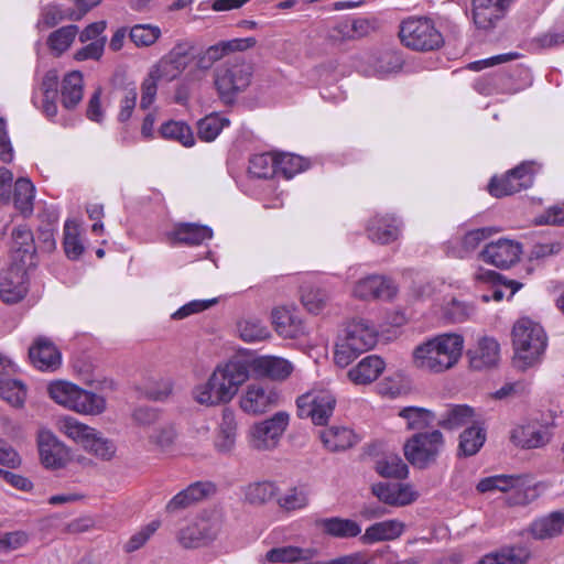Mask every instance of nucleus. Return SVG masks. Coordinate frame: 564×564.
Returning <instances> with one entry per match:
<instances>
[{
  "instance_id": "obj_1",
  "label": "nucleus",
  "mask_w": 564,
  "mask_h": 564,
  "mask_svg": "<svg viewBox=\"0 0 564 564\" xmlns=\"http://www.w3.org/2000/svg\"><path fill=\"white\" fill-rule=\"evenodd\" d=\"M248 379L249 367L247 362L231 360L224 367H217L208 381L195 389V399L198 403L205 405L227 403Z\"/></svg>"
},
{
  "instance_id": "obj_2",
  "label": "nucleus",
  "mask_w": 564,
  "mask_h": 564,
  "mask_svg": "<svg viewBox=\"0 0 564 564\" xmlns=\"http://www.w3.org/2000/svg\"><path fill=\"white\" fill-rule=\"evenodd\" d=\"M464 339L457 334L438 335L413 350L415 367L431 372H443L460 358Z\"/></svg>"
},
{
  "instance_id": "obj_3",
  "label": "nucleus",
  "mask_w": 564,
  "mask_h": 564,
  "mask_svg": "<svg viewBox=\"0 0 564 564\" xmlns=\"http://www.w3.org/2000/svg\"><path fill=\"white\" fill-rule=\"evenodd\" d=\"M512 344L514 365L525 370L540 362L547 346V337L540 324L530 318H521L513 326Z\"/></svg>"
},
{
  "instance_id": "obj_4",
  "label": "nucleus",
  "mask_w": 564,
  "mask_h": 564,
  "mask_svg": "<svg viewBox=\"0 0 564 564\" xmlns=\"http://www.w3.org/2000/svg\"><path fill=\"white\" fill-rule=\"evenodd\" d=\"M252 64L242 57L226 61L215 72V85L224 104H232L235 96L245 90L251 82Z\"/></svg>"
},
{
  "instance_id": "obj_5",
  "label": "nucleus",
  "mask_w": 564,
  "mask_h": 564,
  "mask_svg": "<svg viewBox=\"0 0 564 564\" xmlns=\"http://www.w3.org/2000/svg\"><path fill=\"white\" fill-rule=\"evenodd\" d=\"M399 36L404 46L417 52L438 50L444 44L442 33L434 22L425 17H411L402 21Z\"/></svg>"
},
{
  "instance_id": "obj_6",
  "label": "nucleus",
  "mask_w": 564,
  "mask_h": 564,
  "mask_svg": "<svg viewBox=\"0 0 564 564\" xmlns=\"http://www.w3.org/2000/svg\"><path fill=\"white\" fill-rule=\"evenodd\" d=\"M444 445L445 438L441 431L417 432L405 441L403 453L413 467L426 469L436 464Z\"/></svg>"
},
{
  "instance_id": "obj_7",
  "label": "nucleus",
  "mask_w": 564,
  "mask_h": 564,
  "mask_svg": "<svg viewBox=\"0 0 564 564\" xmlns=\"http://www.w3.org/2000/svg\"><path fill=\"white\" fill-rule=\"evenodd\" d=\"M59 430L69 438L102 460H110L117 451L115 443L105 438L95 429L80 423L72 416H65L58 422Z\"/></svg>"
},
{
  "instance_id": "obj_8",
  "label": "nucleus",
  "mask_w": 564,
  "mask_h": 564,
  "mask_svg": "<svg viewBox=\"0 0 564 564\" xmlns=\"http://www.w3.org/2000/svg\"><path fill=\"white\" fill-rule=\"evenodd\" d=\"M290 416L286 412H276L273 416L257 423L250 431L251 446L258 451L274 448L289 425Z\"/></svg>"
},
{
  "instance_id": "obj_9",
  "label": "nucleus",
  "mask_w": 564,
  "mask_h": 564,
  "mask_svg": "<svg viewBox=\"0 0 564 564\" xmlns=\"http://www.w3.org/2000/svg\"><path fill=\"white\" fill-rule=\"evenodd\" d=\"M534 177L533 162H523L510 170L503 177H492L488 191L495 197L512 195L532 186Z\"/></svg>"
},
{
  "instance_id": "obj_10",
  "label": "nucleus",
  "mask_w": 564,
  "mask_h": 564,
  "mask_svg": "<svg viewBox=\"0 0 564 564\" xmlns=\"http://www.w3.org/2000/svg\"><path fill=\"white\" fill-rule=\"evenodd\" d=\"M336 399L329 391L306 393L297 398V414L310 417L316 425H324L333 414Z\"/></svg>"
},
{
  "instance_id": "obj_11",
  "label": "nucleus",
  "mask_w": 564,
  "mask_h": 564,
  "mask_svg": "<svg viewBox=\"0 0 564 564\" xmlns=\"http://www.w3.org/2000/svg\"><path fill=\"white\" fill-rule=\"evenodd\" d=\"M29 264L13 261L0 276V296L6 303H17L28 293Z\"/></svg>"
},
{
  "instance_id": "obj_12",
  "label": "nucleus",
  "mask_w": 564,
  "mask_h": 564,
  "mask_svg": "<svg viewBox=\"0 0 564 564\" xmlns=\"http://www.w3.org/2000/svg\"><path fill=\"white\" fill-rule=\"evenodd\" d=\"M17 366L4 356H0V398L12 406H22L26 398L25 384L15 379L7 378V375L14 373Z\"/></svg>"
},
{
  "instance_id": "obj_13",
  "label": "nucleus",
  "mask_w": 564,
  "mask_h": 564,
  "mask_svg": "<svg viewBox=\"0 0 564 564\" xmlns=\"http://www.w3.org/2000/svg\"><path fill=\"white\" fill-rule=\"evenodd\" d=\"M521 248L508 239H499L488 243L479 253V257L487 263L497 268L507 269L519 260Z\"/></svg>"
},
{
  "instance_id": "obj_14",
  "label": "nucleus",
  "mask_w": 564,
  "mask_h": 564,
  "mask_svg": "<svg viewBox=\"0 0 564 564\" xmlns=\"http://www.w3.org/2000/svg\"><path fill=\"white\" fill-rule=\"evenodd\" d=\"M512 0H473V20L481 30H490L503 18Z\"/></svg>"
},
{
  "instance_id": "obj_15",
  "label": "nucleus",
  "mask_w": 564,
  "mask_h": 564,
  "mask_svg": "<svg viewBox=\"0 0 564 564\" xmlns=\"http://www.w3.org/2000/svg\"><path fill=\"white\" fill-rule=\"evenodd\" d=\"M42 464L47 468H61L68 458V451L50 431H41L37 437Z\"/></svg>"
},
{
  "instance_id": "obj_16",
  "label": "nucleus",
  "mask_w": 564,
  "mask_h": 564,
  "mask_svg": "<svg viewBox=\"0 0 564 564\" xmlns=\"http://www.w3.org/2000/svg\"><path fill=\"white\" fill-rule=\"evenodd\" d=\"M397 289L392 282L381 275H369L360 279L354 288V296L360 300H391Z\"/></svg>"
},
{
  "instance_id": "obj_17",
  "label": "nucleus",
  "mask_w": 564,
  "mask_h": 564,
  "mask_svg": "<svg viewBox=\"0 0 564 564\" xmlns=\"http://www.w3.org/2000/svg\"><path fill=\"white\" fill-rule=\"evenodd\" d=\"M31 364L40 370H56L61 366L62 356L54 343L44 336L37 337L29 348Z\"/></svg>"
},
{
  "instance_id": "obj_18",
  "label": "nucleus",
  "mask_w": 564,
  "mask_h": 564,
  "mask_svg": "<svg viewBox=\"0 0 564 564\" xmlns=\"http://www.w3.org/2000/svg\"><path fill=\"white\" fill-rule=\"evenodd\" d=\"M248 367L249 371L251 370L257 377L268 378L273 381L288 379L294 369L289 360L275 356L258 357Z\"/></svg>"
},
{
  "instance_id": "obj_19",
  "label": "nucleus",
  "mask_w": 564,
  "mask_h": 564,
  "mask_svg": "<svg viewBox=\"0 0 564 564\" xmlns=\"http://www.w3.org/2000/svg\"><path fill=\"white\" fill-rule=\"evenodd\" d=\"M378 332L368 321L356 319L350 322L345 330V337L341 338L347 343L350 349L355 351H367L377 343Z\"/></svg>"
},
{
  "instance_id": "obj_20",
  "label": "nucleus",
  "mask_w": 564,
  "mask_h": 564,
  "mask_svg": "<svg viewBox=\"0 0 564 564\" xmlns=\"http://www.w3.org/2000/svg\"><path fill=\"white\" fill-rule=\"evenodd\" d=\"M319 552L315 547H300L295 545H285L273 547L265 554V560L270 563L285 564H317L316 557Z\"/></svg>"
},
{
  "instance_id": "obj_21",
  "label": "nucleus",
  "mask_w": 564,
  "mask_h": 564,
  "mask_svg": "<svg viewBox=\"0 0 564 564\" xmlns=\"http://www.w3.org/2000/svg\"><path fill=\"white\" fill-rule=\"evenodd\" d=\"M11 240L13 261L35 265L36 245L32 230L26 225L17 226L11 232Z\"/></svg>"
},
{
  "instance_id": "obj_22",
  "label": "nucleus",
  "mask_w": 564,
  "mask_h": 564,
  "mask_svg": "<svg viewBox=\"0 0 564 564\" xmlns=\"http://www.w3.org/2000/svg\"><path fill=\"white\" fill-rule=\"evenodd\" d=\"M278 399L279 394L275 391L265 390L260 384H250L240 400V406L247 413L260 414L275 405Z\"/></svg>"
},
{
  "instance_id": "obj_23",
  "label": "nucleus",
  "mask_w": 564,
  "mask_h": 564,
  "mask_svg": "<svg viewBox=\"0 0 564 564\" xmlns=\"http://www.w3.org/2000/svg\"><path fill=\"white\" fill-rule=\"evenodd\" d=\"M216 531L207 521H199L180 530L177 540L185 549H197L215 540Z\"/></svg>"
},
{
  "instance_id": "obj_24",
  "label": "nucleus",
  "mask_w": 564,
  "mask_h": 564,
  "mask_svg": "<svg viewBox=\"0 0 564 564\" xmlns=\"http://www.w3.org/2000/svg\"><path fill=\"white\" fill-rule=\"evenodd\" d=\"M499 352L500 346L495 338L482 337L475 349L468 350L470 367L475 370L494 367L499 360Z\"/></svg>"
},
{
  "instance_id": "obj_25",
  "label": "nucleus",
  "mask_w": 564,
  "mask_h": 564,
  "mask_svg": "<svg viewBox=\"0 0 564 564\" xmlns=\"http://www.w3.org/2000/svg\"><path fill=\"white\" fill-rule=\"evenodd\" d=\"M315 525L328 536L335 539H351L360 535V524L348 518L330 517L315 521Z\"/></svg>"
},
{
  "instance_id": "obj_26",
  "label": "nucleus",
  "mask_w": 564,
  "mask_h": 564,
  "mask_svg": "<svg viewBox=\"0 0 564 564\" xmlns=\"http://www.w3.org/2000/svg\"><path fill=\"white\" fill-rule=\"evenodd\" d=\"M371 491L380 501L390 506H406L416 499V494L408 485L379 482L372 486Z\"/></svg>"
},
{
  "instance_id": "obj_27",
  "label": "nucleus",
  "mask_w": 564,
  "mask_h": 564,
  "mask_svg": "<svg viewBox=\"0 0 564 564\" xmlns=\"http://www.w3.org/2000/svg\"><path fill=\"white\" fill-rule=\"evenodd\" d=\"M404 531V524L398 520L376 522L368 527L360 536L362 544H373L381 541L398 539Z\"/></svg>"
},
{
  "instance_id": "obj_28",
  "label": "nucleus",
  "mask_w": 564,
  "mask_h": 564,
  "mask_svg": "<svg viewBox=\"0 0 564 564\" xmlns=\"http://www.w3.org/2000/svg\"><path fill=\"white\" fill-rule=\"evenodd\" d=\"M369 239L375 242L387 245L394 241L399 236L397 219L392 216H376L369 220L367 226Z\"/></svg>"
},
{
  "instance_id": "obj_29",
  "label": "nucleus",
  "mask_w": 564,
  "mask_h": 564,
  "mask_svg": "<svg viewBox=\"0 0 564 564\" xmlns=\"http://www.w3.org/2000/svg\"><path fill=\"white\" fill-rule=\"evenodd\" d=\"M530 533L538 540L552 539L564 533V509L533 521Z\"/></svg>"
},
{
  "instance_id": "obj_30",
  "label": "nucleus",
  "mask_w": 564,
  "mask_h": 564,
  "mask_svg": "<svg viewBox=\"0 0 564 564\" xmlns=\"http://www.w3.org/2000/svg\"><path fill=\"white\" fill-rule=\"evenodd\" d=\"M384 361L376 355L364 358L348 371L349 379L357 384H368L375 381L383 371Z\"/></svg>"
},
{
  "instance_id": "obj_31",
  "label": "nucleus",
  "mask_w": 564,
  "mask_h": 564,
  "mask_svg": "<svg viewBox=\"0 0 564 564\" xmlns=\"http://www.w3.org/2000/svg\"><path fill=\"white\" fill-rule=\"evenodd\" d=\"M272 324L278 334L284 338H297L304 333L301 319L284 307L272 311Z\"/></svg>"
},
{
  "instance_id": "obj_32",
  "label": "nucleus",
  "mask_w": 564,
  "mask_h": 564,
  "mask_svg": "<svg viewBox=\"0 0 564 564\" xmlns=\"http://www.w3.org/2000/svg\"><path fill=\"white\" fill-rule=\"evenodd\" d=\"M475 410L466 404L451 405L441 419L437 421V425L444 430L453 431L463 427L469 423L476 424Z\"/></svg>"
},
{
  "instance_id": "obj_33",
  "label": "nucleus",
  "mask_w": 564,
  "mask_h": 564,
  "mask_svg": "<svg viewBox=\"0 0 564 564\" xmlns=\"http://www.w3.org/2000/svg\"><path fill=\"white\" fill-rule=\"evenodd\" d=\"M319 436L325 447L333 452L345 451L358 442L356 434L344 426L323 430Z\"/></svg>"
},
{
  "instance_id": "obj_34",
  "label": "nucleus",
  "mask_w": 564,
  "mask_h": 564,
  "mask_svg": "<svg viewBox=\"0 0 564 564\" xmlns=\"http://www.w3.org/2000/svg\"><path fill=\"white\" fill-rule=\"evenodd\" d=\"M213 237V230L203 225L193 223L178 224L172 232L175 242L191 246L200 245Z\"/></svg>"
},
{
  "instance_id": "obj_35",
  "label": "nucleus",
  "mask_w": 564,
  "mask_h": 564,
  "mask_svg": "<svg viewBox=\"0 0 564 564\" xmlns=\"http://www.w3.org/2000/svg\"><path fill=\"white\" fill-rule=\"evenodd\" d=\"M208 492V485L195 482L175 495L166 505L167 512H177L202 500Z\"/></svg>"
},
{
  "instance_id": "obj_36",
  "label": "nucleus",
  "mask_w": 564,
  "mask_h": 564,
  "mask_svg": "<svg viewBox=\"0 0 564 564\" xmlns=\"http://www.w3.org/2000/svg\"><path fill=\"white\" fill-rule=\"evenodd\" d=\"M106 400L104 397L77 387L75 391L72 410L78 413L97 415L105 411Z\"/></svg>"
},
{
  "instance_id": "obj_37",
  "label": "nucleus",
  "mask_w": 564,
  "mask_h": 564,
  "mask_svg": "<svg viewBox=\"0 0 564 564\" xmlns=\"http://www.w3.org/2000/svg\"><path fill=\"white\" fill-rule=\"evenodd\" d=\"M486 441V431L477 424L465 429L459 435L457 455L468 457L477 454Z\"/></svg>"
},
{
  "instance_id": "obj_38",
  "label": "nucleus",
  "mask_w": 564,
  "mask_h": 564,
  "mask_svg": "<svg viewBox=\"0 0 564 564\" xmlns=\"http://www.w3.org/2000/svg\"><path fill=\"white\" fill-rule=\"evenodd\" d=\"M529 558L530 552L528 549L510 546L485 555L478 564H525Z\"/></svg>"
},
{
  "instance_id": "obj_39",
  "label": "nucleus",
  "mask_w": 564,
  "mask_h": 564,
  "mask_svg": "<svg viewBox=\"0 0 564 564\" xmlns=\"http://www.w3.org/2000/svg\"><path fill=\"white\" fill-rule=\"evenodd\" d=\"M237 423L235 413L229 409H224L219 433L215 446L219 452L228 453L232 449L236 441Z\"/></svg>"
},
{
  "instance_id": "obj_40",
  "label": "nucleus",
  "mask_w": 564,
  "mask_h": 564,
  "mask_svg": "<svg viewBox=\"0 0 564 564\" xmlns=\"http://www.w3.org/2000/svg\"><path fill=\"white\" fill-rule=\"evenodd\" d=\"M476 279L492 283L495 286L489 294L481 295V300L485 303H488L490 300L500 302L503 299V291L497 286L498 284L511 288L510 296H512L522 286V284L517 281H509L508 283L502 281V275L491 270L480 271L477 273Z\"/></svg>"
},
{
  "instance_id": "obj_41",
  "label": "nucleus",
  "mask_w": 564,
  "mask_h": 564,
  "mask_svg": "<svg viewBox=\"0 0 564 564\" xmlns=\"http://www.w3.org/2000/svg\"><path fill=\"white\" fill-rule=\"evenodd\" d=\"M399 416L406 421V429L423 432L436 420L434 412L419 406H406L399 412Z\"/></svg>"
},
{
  "instance_id": "obj_42",
  "label": "nucleus",
  "mask_w": 564,
  "mask_h": 564,
  "mask_svg": "<svg viewBox=\"0 0 564 564\" xmlns=\"http://www.w3.org/2000/svg\"><path fill=\"white\" fill-rule=\"evenodd\" d=\"M511 441L522 448H538L549 442L545 432L534 426H519L511 433Z\"/></svg>"
},
{
  "instance_id": "obj_43",
  "label": "nucleus",
  "mask_w": 564,
  "mask_h": 564,
  "mask_svg": "<svg viewBox=\"0 0 564 564\" xmlns=\"http://www.w3.org/2000/svg\"><path fill=\"white\" fill-rule=\"evenodd\" d=\"M34 186L28 178H19L14 184L13 203L24 216L33 213Z\"/></svg>"
},
{
  "instance_id": "obj_44",
  "label": "nucleus",
  "mask_w": 564,
  "mask_h": 564,
  "mask_svg": "<svg viewBox=\"0 0 564 564\" xmlns=\"http://www.w3.org/2000/svg\"><path fill=\"white\" fill-rule=\"evenodd\" d=\"M83 76L79 72L67 74L62 83V102L64 106H75L83 98Z\"/></svg>"
},
{
  "instance_id": "obj_45",
  "label": "nucleus",
  "mask_w": 564,
  "mask_h": 564,
  "mask_svg": "<svg viewBox=\"0 0 564 564\" xmlns=\"http://www.w3.org/2000/svg\"><path fill=\"white\" fill-rule=\"evenodd\" d=\"M227 126H229V119L226 117H220L217 112L207 115L197 122L198 138L203 141L212 142Z\"/></svg>"
},
{
  "instance_id": "obj_46",
  "label": "nucleus",
  "mask_w": 564,
  "mask_h": 564,
  "mask_svg": "<svg viewBox=\"0 0 564 564\" xmlns=\"http://www.w3.org/2000/svg\"><path fill=\"white\" fill-rule=\"evenodd\" d=\"M377 473L386 478L403 479L408 477V465L398 455H386L376 463Z\"/></svg>"
},
{
  "instance_id": "obj_47",
  "label": "nucleus",
  "mask_w": 564,
  "mask_h": 564,
  "mask_svg": "<svg viewBox=\"0 0 564 564\" xmlns=\"http://www.w3.org/2000/svg\"><path fill=\"white\" fill-rule=\"evenodd\" d=\"M63 247L69 260H78L85 251V247L79 239V226L74 220H66L64 225Z\"/></svg>"
},
{
  "instance_id": "obj_48",
  "label": "nucleus",
  "mask_w": 564,
  "mask_h": 564,
  "mask_svg": "<svg viewBox=\"0 0 564 564\" xmlns=\"http://www.w3.org/2000/svg\"><path fill=\"white\" fill-rule=\"evenodd\" d=\"M77 33V25L62 26L48 35L47 45L56 56H59L69 48Z\"/></svg>"
},
{
  "instance_id": "obj_49",
  "label": "nucleus",
  "mask_w": 564,
  "mask_h": 564,
  "mask_svg": "<svg viewBox=\"0 0 564 564\" xmlns=\"http://www.w3.org/2000/svg\"><path fill=\"white\" fill-rule=\"evenodd\" d=\"M160 133L164 139L178 141L184 147H192L195 143L192 129L184 122H165L161 126Z\"/></svg>"
},
{
  "instance_id": "obj_50",
  "label": "nucleus",
  "mask_w": 564,
  "mask_h": 564,
  "mask_svg": "<svg viewBox=\"0 0 564 564\" xmlns=\"http://www.w3.org/2000/svg\"><path fill=\"white\" fill-rule=\"evenodd\" d=\"M248 171L257 178H270L276 174V158L268 153L256 154L249 161Z\"/></svg>"
},
{
  "instance_id": "obj_51",
  "label": "nucleus",
  "mask_w": 564,
  "mask_h": 564,
  "mask_svg": "<svg viewBox=\"0 0 564 564\" xmlns=\"http://www.w3.org/2000/svg\"><path fill=\"white\" fill-rule=\"evenodd\" d=\"M276 494V487L270 481L253 482L246 487L245 499L251 505H263Z\"/></svg>"
},
{
  "instance_id": "obj_52",
  "label": "nucleus",
  "mask_w": 564,
  "mask_h": 564,
  "mask_svg": "<svg viewBox=\"0 0 564 564\" xmlns=\"http://www.w3.org/2000/svg\"><path fill=\"white\" fill-rule=\"evenodd\" d=\"M492 231V228L487 227L466 232L462 239L460 247L456 250V256L460 259L468 257L482 241L491 236Z\"/></svg>"
},
{
  "instance_id": "obj_53",
  "label": "nucleus",
  "mask_w": 564,
  "mask_h": 564,
  "mask_svg": "<svg viewBox=\"0 0 564 564\" xmlns=\"http://www.w3.org/2000/svg\"><path fill=\"white\" fill-rule=\"evenodd\" d=\"M129 36L135 46L148 47L160 39L161 30L152 24H137L131 28Z\"/></svg>"
},
{
  "instance_id": "obj_54",
  "label": "nucleus",
  "mask_w": 564,
  "mask_h": 564,
  "mask_svg": "<svg viewBox=\"0 0 564 564\" xmlns=\"http://www.w3.org/2000/svg\"><path fill=\"white\" fill-rule=\"evenodd\" d=\"M305 167L306 163L302 156L290 153L276 156V173H281L285 178H292Z\"/></svg>"
},
{
  "instance_id": "obj_55",
  "label": "nucleus",
  "mask_w": 564,
  "mask_h": 564,
  "mask_svg": "<svg viewBox=\"0 0 564 564\" xmlns=\"http://www.w3.org/2000/svg\"><path fill=\"white\" fill-rule=\"evenodd\" d=\"M76 390L77 386L65 381H57L51 383L48 387L50 397L58 404H62L70 410Z\"/></svg>"
},
{
  "instance_id": "obj_56",
  "label": "nucleus",
  "mask_w": 564,
  "mask_h": 564,
  "mask_svg": "<svg viewBox=\"0 0 564 564\" xmlns=\"http://www.w3.org/2000/svg\"><path fill=\"white\" fill-rule=\"evenodd\" d=\"M240 337L245 341H259L269 337L268 328L259 319H246L238 324Z\"/></svg>"
},
{
  "instance_id": "obj_57",
  "label": "nucleus",
  "mask_w": 564,
  "mask_h": 564,
  "mask_svg": "<svg viewBox=\"0 0 564 564\" xmlns=\"http://www.w3.org/2000/svg\"><path fill=\"white\" fill-rule=\"evenodd\" d=\"M328 299L326 291L315 288L304 289L301 295L303 305L313 314H318L325 307Z\"/></svg>"
},
{
  "instance_id": "obj_58",
  "label": "nucleus",
  "mask_w": 564,
  "mask_h": 564,
  "mask_svg": "<svg viewBox=\"0 0 564 564\" xmlns=\"http://www.w3.org/2000/svg\"><path fill=\"white\" fill-rule=\"evenodd\" d=\"M193 53L194 44L189 41H181L163 57L185 70L192 59Z\"/></svg>"
},
{
  "instance_id": "obj_59",
  "label": "nucleus",
  "mask_w": 564,
  "mask_h": 564,
  "mask_svg": "<svg viewBox=\"0 0 564 564\" xmlns=\"http://www.w3.org/2000/svg\"><path fill=\"white\" fill-rule=\"evenodd\" d=\"M473 313V307L464 302L453 299L443 308L444 318L451 323H463Z\"/></svg>"
},
{
  "instance_id": "obj_60",
  "label": "nucleus",
  "mask_w": 564,
  "mask_h": 564,
  "mask_svg": "<svg viewBox=\"0 0 564 564\" xmlns=\"http://www.w3.org/2000/svg\"><path fill=\"white\" fill-rule=\"evenodd\" d=\"M41 89L44 96L43 106H55L58 98V74L55 69L45 73Z\"/></svg>"
},
{
  "instance_id": "obj_61",
  "label": "nucleus",
  "mask_w": 564,
  "mask_h": 564,
  "mask_svg": "<svg viewBox=\"0 0 564 564\" xmlns=\"http://www.w3.org/2000/svg\"><path fill=\"white\" fill-rule=\"evenodd\" d=\"M159 527L160 523L158 521H152L151 523L141 528L140 531L131 535L130 539L126 542L123 546L124 552L132 553L142 547Z\"/></svg>"
},
{
  "instance_id": "obj_62",
  "label": "nucleus",
  "mask_w": 564,
  "mask_h": 564,
  "mask_svg": "<svg viewBox=\"0 0 564 564\" xmlns=\"http://www.w3.org/2000/svg\"><path fill=\"white\" fill-rule=\"evenodd\" d=\"M150 72L160 82L169 83L177 78L184 72V69L171 63L165 57H162L154 66L151 67Z\"/></svg>"
},
{
  "instance_id": "obj_63",
  "label": "nucleus",
  "mask_w": 564,
  "mask_h": 564,
  "mask_svg": "<svg viewBox=\"0 0 564 564\" xmlns=\"http://www.w3.org/2000/svg\"><path fill=\"white\" fill-rule=\"evenodd\" d=\"M401 65L400 58L391 52L380 53L372 64L373 69L378 75H387L398 72L401 68Z\"/></svg>"
},
{
  "instance_id": "obj_64",
  "label": "nucleus",
  "mask_w": 564,
  "mask_h": 564,
  "mask_svg": "<svg viewBox=\"0 0 564 564\" xmlns=\"http://www.w3.org/2000/svg\"><path fill=\"white\" fill-rule=\"evenodd\" d=\"M69 9L63 11L57 6L48 4L43 8L41 13V19L39 21V25H44L45 28H53L58 24L64 19L68 20L67 13Z\"/></svg>"
}]
</instances>
